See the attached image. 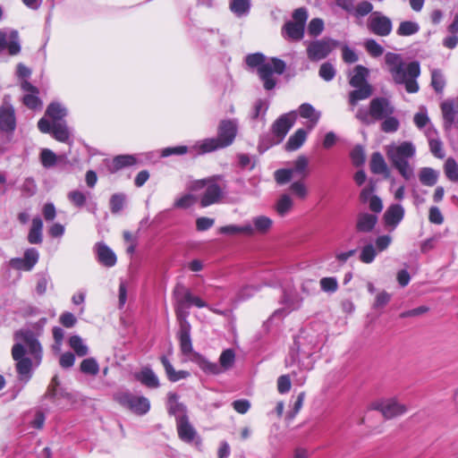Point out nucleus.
Returning <instances> with one entry per match:
<instances>
[{
    "mask_svg": "<svg viewBox=\"0 0 458 458\" xmlns=\"http://www.w3.org/2000/svg\"><path fill=\"white\" fill-rule=\"evenodd\" d=\"M385 64L395 84L404 85L408 93L419 91L417 79L420 74V67L418 62L405 63L401 55L387 52L385 55Z\"/></svg>",
    "mask_w": 458,
    "mask_h": 458,
    "instance_id": "1",
    "label": "nucleus"
},
{
    "mask_svg": "<svg viewBox=\"0 0 458 458\" xmlns=\"http://www.w3.org/2000/svg\"><path fill=\"white\" fill-rule=\"evenodd\" d=\"M386 152L392 166L405 181L414 177V166L411 161L416 156V147L411 141L388 145Z\"/></svg>",
    "mask_w": 458,
    "mask_h": 458,
    "instance_id": "2",
    "label": "nucleus"
},
{
    "mask_svg": "<svg viewBox=\"0 0 458 458\" xmlns=\"http://www.w3.org/2000/svg\"><path fill=\"white\" fill-rule=\"evenodd\" d=\"M238 125L234 120H224L220 123L216 138H207L196 141L191 148L196 155H204L230 146L237 134Z\"/></svg>",
    "mask_w": 458,
    "mask_h": 458,
    "instance_id": "3",
    "label": "nucleus"
},
{
    "mask_svg": "<svg viewBox=\"0 0 458 458\" xmlns=\"http://www.w3.org/2000/svg\"><path fill=\"white\" fill-rule=\"evenodd\" d=\"M178 337L180 342V349L184 356H186L189 360L196 362L204 372L213 375L220 374L221 369L217 363L207 360L199 353L193 351L191 338V325L189 321H180V331Z\"/></svg>",
    "mask_w": 458,
    "mask_h": 458,
    "instance_id": "4",
    "label": "nucleus"
},
{
    "mask_svg": "<svg viewBox=\"0 0 458 458\" xmlns=\"http://www.w3.org/2000/svg\"><path fill=\"white\" fill-rule=\"evenodd\" d=\"M46 324L47 318H42L33 326L34 331L21 329L15 334V339L26 345L29 353L33 356L36 365H39L42 360V347L37 337L41 334Z\"/></svg>",
    "mask_w": 458,
    "mask_h": 458,
    "instance_id": "5",
    "label": "nucleus"
},
{
    "mask_svg": "<svg viewBox=\"0 0 458 458\" xmlns=\"http://www.w3.org/2000/svg\"><path fill=\"white\" fill-rule=\"evenodd\" d=\"M174 295L176 298L175 313L179 321H188L187 317L189 312L187 310L191 306L197 308L208 307L206 301L193 295L190 290L185 289L183 286L176 287Z\"/></svg>",
    "mask_w": 458,
    "mask_h": 458,
    "instance_id": "6",
    "label": "nucleus"
},
{
    "mask_svg": "<svg viewBox=\"0 0 458 458\" xmlns=\"http://www.w3.org/2000/svg\"><path fill=\"white\" fill-rule=\"evenodd\" d=\"M25 344L21 342L16 343L12 349V355L13 360L16 361V370L19 376V379L26 384L31 377L32 365H36V361L31 355L32 359L25 356L26 350Z\"/></svg>",
    "mask_w": 458,
    "mask_h": 458,
    "instance_id": "7",
    "label": "nucleus"
},
{
    "mask_svg": "<svg viewBox=\"0 0 458 458\" xmlns=\"http://www.w3.org/2000/svg\"><path fill=\"white\" fill-rule=\"evenodd\" d=\"M285 70V63L278 58H271L268 60L267 64H263L258 70L259 80L263 83L266 90L273 89L277 82L275 75H281Z\"/></svg>",
    "mask_w": 458,
    "mask_h": 458,
    "instance_id": "8",
    "label": "nucleus"
},
{
    "mask_svg": "<svg viewBox=\"0 0 458 458\" xmlns=\"http://www.w3.org/2000/svg\"><path fill=\"white\" fill-rule=\"evenodd\" d=\"M114 398L120 405L138 415H144L150 409L148 398L135 395L128 391L116 393Z\"/></svg>",
    "mask_w": 458,
    "mask_h": 458,
    "instance_id": "9",
    "label": "nucleus"
},
{
    "mask_svg": "<svg viewBox=\"0 0 458 458\" xmlns=\"http://www.w3.org/2000/svg\"><path fill=\"white\" fill-rule=\"evenodd\" d=\"M370 409L379 411L386 419H393L408 411L407 407L394 397L375 401L370 404Z\"/></svg>",
    "mask_w": 458,
    "mask_h": 458,
    "instance_id": "10",
    "label": "nucleus"
},
{
    "mask_svg": "<svg viewBox=\"0 0 458 458\" xmlns=\"http://www.w3.org/2000/svg\"><path fill=\"white\" fill-rule=\"evenodd\" d=\"M367 28L377 36L386 37L393 30V23L389 17L381 12L376 11L369 16Z\"/></svg>",
    "mask_w": 458,
    "mask_h": 458,
    "instance_id": "11",
    "label": "nucleus"
},
{
    "mask_svg": "<svg viewBox=\"0 0 458 458\" xmlns=\"http://www.w3.org/2000/svg\"><path fill=\"white\" fill-rule=\"evenodd\" d=\"M303 298L297 293L293 291H284L281 303L284 305L282 309L274 311L270 317V320L282 318L292 311L299 310L302 306Z\"/></svg>",
    "mask_w": 458,
    "mask_h": 458,
    "instance_id": "12",
    "label": "nucleus"
},
{
    "mask_svg": "<svg viewBox=\"0 0 458 458\" xmlns=\"http://www.w3.org/2000/svg\"><path fill=\"white\" fill-rule=\"evenodd\" d=\"M338 46L339 42L331 38L315 40L309 44L307 55L310 60L319 61L326 58Z\"/></svg>",
    "mask_w": 458,
    "mask_h": 458,
    "instance_id": "13",
    "label": "nucleus"
},
{
    "mask_svg": "<svg viewBox=\"0 0 458 458\" xmlns=\"http://www.w3.org/2000/svg\"><path fill=\"white\" fill-rule=\"evenodd\" d=\"M295 122L294 112L281 115L272 126V132L275 137L273 144L280 143Z\"/></svg>",
    "mask_w": 458,
    "mask_h": 458,
    "instance_id": "14",
    "label": "nucleus"
},
{
    "mask_svg": "<svg viewBox=\"0 0 458 458\" xmlns=\"http://www.w3.org/2000/svg\"><path fill=\"white\" fill-rule=\"evenodd\" d=\"M7 49L9 55H16L21 52L19 34L14 30H0V53Z\"/></svg>",
    "mask_w": 458,
    "mask_h": 458,
    "instance_id": "15",
    "label": "nucleus"
},
{
    "mask_svg": "<svg viewBox=\"0 0 458 458\" xmlns=\"http://www.w3.org/2000/svg\"><path fill=\"white\" fill-rule=\"evenodd\" d=\"M176 428L181 440L188 444H193L198 448L200 447L201 438L199 437L193 426L190 423L188 417L177 421Z\"/></svg>",
    "mask_w": 458,
    "mask_h": 458,
    "instance_id": "16",
    "label": "nucleus"
},
{
    "mask_svg": "<svg viewBox=\"0 0 458 458\" xmlns=\"http://www.w3.org/2000/svg\"><path fill=\"white\" fill-rule=\"evenodd\" d=\"M394 111V106L386 98H376L370 102L369 114L375 120H381L391 115Z\"/></svg>",
    "mask_w": 458,
    "mask_h": 458,
    "instance_id": "17",
    "label": "nucleus"
},
{
    "mask_svg": "<svg viewBox=\"0 0 458 458\" xmlns=\"http://www.w3.org/2000/svg\"><path fill=\"white\" fill-rule=\"evenodd\" d=\"M16 128V117L14 108L11 104L4 102L0 106V131L12 133Z\"/></svg>",
    "mask_w": 458,
    "mask_h": 458,
    "instance_id": "18",
    "label": "nucleus"
},
{
    "mask_svg": "<svg viewBox=\"0 0 458 458\" xmlns=\"http://www.w3.org/2000/svg\"><path fill=\"white\" fill-rule=\"evenodd\" d=\"M205 191L200 198V206L202 208L208 207L218 202L222 196L221 188L214 182H202Z\"/></svg>",
    "mask_w": 458,
    "mask_h": 458,
    "instance_id": "19",
    "label": "nucleus"
},
{
    "mask_svg": "<svg viewBox=\"0 0 458 458\" xmlns=\"http://www.w3.org/2000/svg\"><path fill=\"white\" fill-rule=\"evenodd\" d=\"M273 221L266 216H254L250 222L246 223V227H250V231L247 232V235H254L256 233L265 234L272 227Z\"/></svg>",
    "mask_w": 458,
    "mask_h": 458,
    "instance_id": "20",
    "label": "nucleus"
},
{
    "mask_svg": "<svg viewBox=\"0 0 458 458\" xmlns=\"http://www.w3.org/2000/svg\"><path fill=\"white\" fill-rule=\"evenodd\" d=\"M404 213V208L401 204L395 203L390 205L384 214L386 225L392 227L394 230L403 219Z\"/></svg>",
    "mask_w": 458,
    "mask_h": 458,
    "instance_id": "21",
    "label": "nucleus"
},
{
    "mask_svg": "<svg viewBox=\"0 0 458 458\" xmlns=\"http://www.w3.org/2000/svg\"><path fill=\"white\" fill-rule=\"evenodd\" d=\"M424 134L428 140L430 152L437 158H443L445 152L443 150V144L438 138V133L434 125H429L425 129Z\"/></svg>",
    "mask_w": 458,
    "mask_h": 458,
    "instance_id": "22",
    "label": "nucleus"
},
{
    "mask_svg": "<svg viewBox=\"0 0 458 458\" xmlns=\"http://www.w3.org/2000/svg\"><path fill=\"white\" fill-rule=\"evenodd\" d=\"M378 217L376 214L361 212L357 216L355 228L357 232L368 233L373 231Z\"/></svg>",
    "mask_w": 458,
    "mask_h": 458,
    "instance_id": "23",
    "label": "nucleus"
},
{
    "mask_svg": "<svg viewBox=\"0 0 458 458\" xmlns=\"http://www.w3.org/2000/svg\"><path fill=\"white\" fill-rule=\"evenodd\" d=\"M95 250L98 260L103 266L111 267L116 264V255L107 245L103 242H98L95 245Z\"/></svg>",
    "mask_w": 458,
    "mask_h": 458,
    "instance_id": "24",
    "label": "nucleus"
},
{
    "mask_svg": "<svg viewBox=\"0 0 458 458\" xmlns=\"http://www.w3.org/2000/svg\"><path fill=\"white\" fill-rule=\"evenodd\" d=\"M52 136L57 141L71 145L72 143V131L65 122H52Z\"/></svg>",
    "mask_w": 458,
    "mask_h": 458,
    "instance_id": "25",
    "label": "nucleus"
},
{
    "mask_svg": "<svg viewBox=\"0 0 458 458\" xmlns=\"http://www.w3.org/2000/svg\"><path fill=\"white\" fill-rule=\"evenodd\" d=\"M167 409L168 412L175 417L176 422L188 417L186 407L178 402V396L175 394H168Z\"/></svg>",
    "mask_w": 458,
    "mask_h": 458,
    "instance_id": "26",
    "label": "nucleus"
},
{
    "mask_svg": "<svg viewBox=\"0 0 458 458\" xmlns=\"http://www.w3.org/2000/svg\"><path fill=\"white\" fill-rule=\"evenodd\" d=\"M441 110L444 120V127L445 130H449L456 122V111L454 102L451 100L443 102L441 104Z\"/></svg>",
    "mask_w": 458,
    "mask_h": 458,
    "instance_id": "27",
    "label": "nucleus"
},
{
    "mask_svg": "<svg viewBox=\"0 0 458 458\" xmlns=\"http://www.w3.org/2000/svg\"><path fill=\"white\" fill-rule=\"evenodd\" d=\"M299 114L302 118L310 120V123L308 126L309 130H312L314 128L321 115L320 112L317 111L313 106L309 103H304L300 106Z\"/></svg>",
    "mask_w": 458,
    "mask_h": 458,
    "instance_id": "28",
    "label": "nucleus"
},
{
    "mask_svg": "<svg viewBox=\"0 0 458 458\" xmlns=\"http://www.w3.org/2000/svg\"><path fill=\"white\" fill-rule=\"evenodd\" d=\"M64 158H65L64 156H57L49 148H42L39 154L40 163L47 169L54 167Z\"/></svg>",
    "mask_w": 458,
    "mask_h": 458,
    "instance_id": "29",
    "label": "nucleus"
},
{
    "mask_svg": "<svg viewBox=\"0 0 458 458\" xmlns=\"http://www.w3.org/2000/svg\"><path fill=\"white\" fill-rule=\"evenodd\" d=\"M136 378L144 386L149 388H157L159 386V380L154 371L148 368H144L136 374Z\"/></svg>",
    "mask_w": 458,
    "mask_h": 458,
    "instance_id": "30",
    "label": "nucleus"
},
{
    "mask_svg": "<svg viewBox=\"0 0 458 458\" xmlns=\"http://www.w3.org/2000/svg\"><path fill=\"white\" fill-rule=\"evenodd\" d=\"M43 222L40 217L37 216L32 219L31 227L28 234V241L31 244H38L42 242Z\"/></svg>",
    "mask_w": 458,
    "mask_h": 458,
    "instance_id": "31",
    "label": "nucleus"
},
{
    "mask_svg": "<svg viewBox=\"0 0 458 458\" xmlns=\"http://www.w3.org/2000/svg\"><path fill=\"white\" fill-rule=\"evenodd\" d=\"M138 158L135 155H119L114 157L110 167L111 172L136 165Z\"/></svg>",
    "mask_w": 458,
    "mask_h": 458,
    "instance_id": "32",
    "label": "nucleus"
},
{
    "mask_svg": "<svg viewBox=\"0 0 458 458\" xmlns=\"http://www.w3.org/2000/svg\"><path fill=\"white\" fill-rule=\"evenodd\" d=\"M161 362L165 368L166 376L168 379L172 382H177L181 379L186 378L190 376V373L185 370H178L176 371L173 365L170 363L169 360L163 356L161 357Z\"/></svg>",
    "mask_w": 458,
    "mask_h": 458,
    "instance_id": "33",
    "label": "nucleus"
},
{
    "mask_svg": "<svg viewBox=\"0 0 458 458\" xmlns=\"http://www.w3.org/2000/svg\"><path fill=\"white\" fill-rule=\"evenodd\" d=\"M418 175L422 185L432 187L437 182L439 173L431 167H422Z\"/></svg>",
    "mask_w": 458,
    "mask_h": 458,
    "instance_id": "34",
    "label": "nucleus"
},
{
    "mask_svg": "<svg viewBox=\"0 0 458 458\" xmlns=\"http://www.w3.org/2000/svg\"><path fill=\"white\" fill-rule=\"evenodd\" d=\"M370 170L373 174H389V170L387 165L383 157V156L379 152H375L371 156L370 160Z\"/></svg>",
    "mask_w": 458,
    "mask_h": 458,
    "instance_id": "35",
    "label": "nucleus"
},
{
    "mask_svg": "<svg viewBox=\"0 0 458 458\" xmlns=\"http://www.w3.org/2000/svg\"><path fill=\"white\" fill-rule=\"evenodd\" d=\"M308 132L304 129H298L288 139L285 148L288 151H294L300 148L307 139Z\"/></svg>",
    "mask_w": 458,
    "mask_h": 458,
    "instance_id": "36",
    "label": "nucleus"
},
{
    "mask_svg": "<svg viewBox=\"0 0 458 458\" xmlns=\"http://www.w3.org/2000/svg\"><path fill=\"white\" fill-rule=\"evenodd\" d=\"M250 0H231L230 10L238 18L246 17L250 11Z\"/></svg>",
    "mask_w": 458,
    "mask_h": 458,
    "instance_id": "37",
    "label": "nucleus"
},
{
    "mask_svg": "<svg viewBox=\"0 0 458 458\" xmlns=\"http://www.w3.org/2000/svg\"><path fill=\"white\" fill-rule=\"evenodd\" d=\"M349 95V102L352 106H355L360 100L367 99L372 94V88L369 84L355 87Z\"/></svg>",
    "mask_w": 458,
    "mask_h": 458,
    "instance_id": "38",
    "label": "nucleus"
},
{
    "mask_svg": "<svg viewBox=\"0 0 458 458\" xmlns=\"http://www.w3.org/2000/svg\"><path fill=\"white\" fill-rule=\"evenodd\" d=\"M369 70L362 65H357L353 69V73L350 78V85L352 87H360L365 84H369L367 82Z\"/></svg>",
    "mask_w": 458,
    "mask_h": 458,
    "instance_id": "39",
    "label": "nucleus"
},
{
    "mask_svg": "<svg viewBox=\"0 0 458 458\" xmlns=\"http://www.w3.org/2000/svg\"><path fill=\"white\" fill-rule=\"evenodd\" d=\"M66 108L58 102L51 103L46 110V115L51 118L52 122H63V118L66 116Z\"/></svg>",
    "mask_w": 458,
    "mask_h": 458,
    "instance_id": "40",
    "label": "nucleus"
},
{
    "mask_svg": "<svg viewBox=\"0 0 458 458\" xmlns=\"http://www.w3.org/2000/svg\"><path fill=\"white\" fill-rule=\"evenodd\" d=\"M308 165L309 160L304 156H300L296 160L293 162L292 167L289 170H292V175L300 176L304 178L308 174Z\"/></svg>",
    "mask_w": 458,
    "mask_h": 458,
    "instance_id": "41",
    "label": "nucleus"
},
{
    "mask_svg": "<svg viewBox=\"0 0 458 458\" xmlns=\"http://www.w3.org/2000/svg\"><path fill=\"white\" fill-rule=\"evenodd\" d=\"M283 32L293 40H300L303 38L304 26L296 22L288 21L284 24Z\"/></svg>",
    "mask_w": 458,
    "mask_h": 458,
    "instance_id": "42",
    "label": "nucleus"
},
{
    "mask_svg": "<svg viewBox=\"0 0 458 458\" xmlns=\"http://www.w3.org/2000/svg\"><path fill=\"white\" fill-rule=\"evenodd\" d=\"M293 207V199L289 194H283L276 204V210L280 216H286Z\"/></svg>",
    "mask_w": 458,
    "mask_h": 458,
    "instance_id": "43",
    "label": "nucleus"
},
{
    "mask_svg": "<svg viewBox=\"0 0 458 458\" xmlns=\"http://www.w3.org/2000/svg\"><path fill=\"white\" fill-rule=\"evenodd\" d=\"M413 122L416 127L423 131L429 125H432L428 115L427 108L425 106L420 107V111L414 114Z\"/></svg>",
    "mask_w": 458,
    "mask_h": 458,
    "instance_id": "44",
    "label": "nucleus"
},
{
    "mask_svg": "<svg viewBox=\"0 0 458 458\" xmlns=\"http://www.w3.org/2000/svg\"><path fill=\"white\" fill-rule=\"evenodd\" d=\"M420 30V25L411 21H402L396 30V33L402 37H407L416 34Z\"/></svg>",
    "mask_w": 458,
    "mask_h": 458,
    "instance_id": "45",
    "label": "nucleus"
},
{
    "mask_svg": "<svg viewBox=\"0 0 458 458\" xmlns=\"http://www.w3.org/2000/svg\"><path fill=\"white\" fill-rule=\"evenodd\" d=\"M69 345L80 357L86 356L89 352L88 346L79 335L71 336L69 339Z\"/></svg>",
    "mask_w": 458,
    "mask_h": 458,
    "instance_id": "46",
    "label": "nucleus"
},
{
    "mask_svg": "<svg viewBox=\"0 0 458 458\" xmlns=\"http://www.w3.org/2000/svg\"><path fill=\"white\" fill-rule=\"evenodd\" d=\"M89 195V192L74 190L68 192L67 199L75 208H81L85 205Z\"/></svg>",
    "mask_w": 458,
    "mask_h": 458,
    "instance_id": "47",
    "label": "nucleus"
},
{
    "mask_svg": "<svg viewBox=\"0 0 458 458\" xmlns=\"http://www.w3.org/2000/svg\"><path fill=\"white\" fill-rule=\"evenodd\" d=\"M377 253V250L372 243L366 244L360 250V260L364 264H371L375 260Z\"/></svg>",
    "mask_w": 458,
    "mask_h": 458,
    "instance_id": "48",
    "label": "nucleus"
},
{
    "mask_svg": "<svg viewBox=\"0 0 458 458\" xmlns=\"http://www.w3.org/2000/svg\"><path fill=\"white\" fill-rule=\"evenodd\" d=\"M371 13H373V4L367 0H362L356 5L354 4L352 15H353L356 18H362L368 14L370 15Z\"/></svg>",
    "mask_w": 458,
    "mask_h": 458,
    "instance_id": "49",
    "label": "nucleus"
},
{
    "mask_svg": "<svg viewBox=\"0 0 458 458\" xmlns=\"http://www.w3.org/2000/svg\"><path fill=\"white\" fill-rule=\"evenodd\" d=\"M235 355L233 350L227 349L224 351L219 358V364H217L222 373L225 370L230 369L234 362Z\"/></svg>",
    "mask_w": 458,
    "mask_h": 458,
    "instance_id": "50",
    "label": "nucleus"
},
{
    "mask_svg": "<svg viewBox=\"0 0 458 458\" xmlns=\"http://www.w3.org/2000/svg\"><path fill=\"white\" fill-rule=\"evenodd\" d=\"M189 151H192L196 154L194 150H192L191 147L188 148L187 146H175V147H167L164 148L160 151V157H168L170 156L175 155V156H182Z\"/></svg>",
    "mask_w": 458,
    "mask_h": 458,
    "instance_id": "51",
    "label": "nucleus"
},
{
    "mask_svg": "<svg viewBox=\"0 0 458 458\" xmlns=\"http://www.w3.org/2000/svg\"><path fill=\"white\" fill-rule=\"evenodd\" d=\"M446 177L452 182L458 181V165L454 158H447L444 166Z\"/></svg>",
    "mask_w": 458,
    "mask_h": 458,
    "instance_id": "52",
    "label": "nucleus"
},
{
    "mask_svg": "<svg viewBox=\"0 0 458 458\" xmlns=\"http://www.w3.org/2000/svg\"><path fill=\"white\" fill-rule=\"evenodd\" d=\"M431 85L436 92L440 93L445 86V79L440 70H433L431 72Z\"/></svg>",
    "mask_w": 458,
    "mask_h": 458,
    "instance_id": "53",
    "label": "nucleus"
},
{
    "mask_svg": "<svg viewBox=\"0 0 458 458\" xmlns=\"http://www.w3.org/2000/svg\"><path fill=\"white\" fill-rule=\"evenodd\" d=\"M250 228L246 227V223L242 225H228L219 228V233L223 234L235 235L243 233L247 235V232H250Z\"/></svg>",
    "mask_w": 458,
    "mask_h": 458,
    "instance_id": "54",
    "label": "nucleus"
},
{
    "mask_svg": "<svg viewBox=\"0 0 458 458\" xmlns=\"http://www.w3.org/2000/svg\"><path fill=\"white\" fill-rule=\"evenodd\" d=\"M81 370L85 374L96 376L99 371V366L94 358H88L81 361Z\"/></svg>",
    "mask_w": 458,
    "mask_h": 458,
    "instance_id": "55",
    "label": "nucleus"
},
{
    "mask_svg": "<svg viewBox=\"0 0 458 458\" xmlns=\"http://www.w3.org/2000/svg\"><path fill=\"white\" fill-rule=\"evenodd\" d=\"M267 109H268V103L266 100L259 99L254 104L253 110L251 112L250 116L252 119L260 118L261 120H263Z\"/></svg>",
    "mask_w": 458,
    "mask_h": 458,
    "instance_id": "56",
    "label": "nucleus"
},
{
    "mask_svg": "<svg viewBox=\"0 0 458 458\" xmlns=\"http://www.w3.org/2000/svg\"><path fill=\"white\" fill-rule=\"evenodd\" d=\"M39 93L25 94L22 98L23 104L30 109H40L42 107V101L38 98Z\"/></svg>",
    "mask_w": 458,
    "mask_h": 458,
    "instance_id": "57",
    "label": "nucleus"
},
{
    "mask_svg": "<svg viewBox=\"0 0 458 458\" xmlns=\"http://www.w3.org/2000/svg\"><path fill=\"white\" fill-rule=\"evenodd\" d=\"M268 60H266L264 55L256 53L250 54L246 56V64L250 67L257 68V71L263 65L267 64Z\"/></svg>",
    "mask_w": 458,
    "mask_h": 458,
    "instance_id": "58",
    "label": "nucleus"
},
{
    "mask_svg": "<svg viewBox=\"0 0 458 458\" xmlns=\"http://www.w3.org/2000/svg\"><path fill=\"white\" fill-rule=\"evenodd\" d=\"M367 52L373 57H378L384 53V48L375 39H368L365 44Z\"/></svg>",
    "mask_w": 458,
    "mask_h": 458,
    "instance_id": "59",
    "label": "nucleus"
},
{
    "mask_svg": "<svg viewBox=\"0 0 458 458\" xmlns=\"http://www.w3.org/2000/svg\"><path fill=\"white\" fill-rule=\"evenodd\" d=\"M196 201L192 194H184L174 200V208H188L191 207Z\"/></svg>",
    "mask_w": 458,
    "mask_h": 458,
    "instance_id": "60",
    "label": "nucleus"
},
{
    "mask_svg": "<svg viewBox=\"0 0 458 458\" xmlns=\"http://www.w3.org/2000/svg\"><path fill=\"white\" fill-rule=\"evenodd\" d=\"M319 76L326 81H330L335 75V69L330 63H324L319 68Z\"/></svg>",
    "mask_w": 458,
    "mask_h": 458,
    "instance_id": "61",
    "label": "nucleus"
},
{
    "mask_svg": "<svg viewBox=\"0 0 458 458\" xmlns=\"http://www.w3.org/2000/svg\"><path fill=\"white\" fill-rule=\"evenodd\" d=\"M23 259L24 261L28 264L29 268L33 269L39 259V253L35 248L27 249L24 251Z\"/></svg>",
    "mask_w": 458,
    "mask_h": 458,
    "instance_id": "62",
    "label": "nucleus"
},
{
    "mask_svg": "<svg viewBox=\"0 0 458 458\" xmlns=\"http://www.w3.org/2000/svg\"><path fill=\"white\" fill-rule=\"evenodd\" d=\"M385 118L386 119L381 124L382 131L386 133L396 131L400 126L399 121L395 117L390 115Z\"/></svg>",
    "mask_w": 458,
    "mask_h": 458,
    "instance_id": "63",
    "label": "nucleus"
},
{
    "mask_svg": "<svg viewBox=\"0 0 458 458\" xmlns=\"http://www.w3.org/2000/svg\"><path fill=\"white\" fill-rule=\"evenodd\" d=\"M393 242L392 236L388 234L380 235L376 238L374 247L377 250V252L385 251L388 249Z\"/></svg>",
    "mask_w": 458,
    "mask_h": 458,
    "instance_id": "64",
    "label": "nucleus"
}]
</instances>
